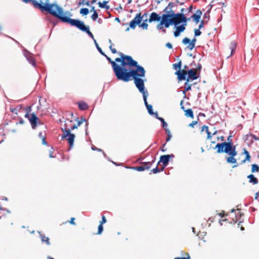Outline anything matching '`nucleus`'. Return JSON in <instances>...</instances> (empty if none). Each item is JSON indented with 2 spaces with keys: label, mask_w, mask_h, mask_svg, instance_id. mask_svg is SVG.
Masks as SVG:
<instances>
[{
  "label": "nucleus",
  "mask_w": 259,
  "mask_h": 259,
  "mask_svg": "<svg viewBox=\"0 0 259 259\" xmlns=\"http://www.w3.org/2000/svg\"><path fill=\"white\" fill-rule=\"evenodd\" d=\"M23 3L31 4L34 8L40 10L42 12H47L53 16L59 19L61 22L64 18L69 17L71 15L68 12H65L57 4H50L49 0H21Z\"/></svg>",
  "instance_id": "f257e3e1"
},
{
  "label": "nucleus",
  "mask_w": 259,
  "mask_h": 259,
  "mask_svg": "<svg viewBox=\"0 0 259 259\" xmlns=\"http://www.w3.org/2000/svg\"><path fill=\"white\" fill-rule=\"evenodd\" d=\"M129 67H135L136 69H128L124 71L123 73V76L120 78L118 80H122L124 82H128L131 80L132 77L134 80L135 84L136 87L138 89L139 92L143 94V93L148 92L145 90V86L144 80L140 78L143 77L145 76V70L144 68L138 64L135 66H129Z\"/></svg>",
  "instance_id": "f03ea898"
},
{
  "label": "nucleus",
  "mask_w": 259,
  "mask_h": 259,
  "mask_svg": "<svg viewBox=\"0 0 259 259\" xmlns=\"http://www.w3.org/2000/svg\"><path fill=\"white\" fill-rule=\"evenodd\" d=\"M118 54L120 58H116L115 61H112L105 54L104 55L111 63L113 71L118 80L123 76V73L127 68V66H135L137 64V61L133 60L131 56L125 55L121 52Z\"/></svg>",
  "instance_id": "7ed1b4c3"
},
{
  "label": "nucleus",
  "mask_w": 259,
  "mask_h": 259,
  "mask_svg": "<svg viewBox=\"0 0 259 259\" xmlns=\"http://www.w3.org/2000/svg\"><path fill=\"white\" fill-rule=\"evenodd\" d=\"M232 136H229L227 140L228 142H223L222 143H218L215 148L217 149V152L218 153H226L229 154V156L226 158L227 162L228 163H236L237 160L235 158V156L237 155V151H236V147L234 146L232 142Z\"/></svg>",
  "instance_id": "20e7f679"
},
{
  "label": "nucleus",
  "mask_w": 259,
  "mask_h": 259,
  "mask_svg": "<svg viewBox=\"0 0 259 259\" xmlns=\"http://www.w3.org/2000/svg\"><path fill=\"white\" fill-rule=\"evenodd\" d=\"M62 22L69 24L71 26H74L80 30L85 32L90 36L94 38V35L90 31L89 27L84 25L83 22L78 20L72 19L69 17L64 18Z\"/></svg>",
  "instance_id": "39448f33"
},
{
  "label": "nucleus",
  "mask_w": 259,
  "mask_h": 259,
  "mask_svg": "<svg viewBox=\"0 0 259 259\" xmlns=\"http://www.w3.org/2000/svg\"><path fill=\"white\" fill-rule=\"evenodd\" d=\"M166 15L169 16L168 20L170 25L171 24L177 25L181 23H186L187 21V17L183 13L175 14L174 11H169L168 14Z\"/></svg>",
  "instance_id": "423d86ee"
},
{
  "label": "nucleus",
  "mask_w": 259,
  "mask_h": 259,
  "mask_svg": "<svg viewBox=\"0 0 259 259\" xmlns=\"http://www.w3.org/2000/svg\"><path fill=\"white\" fill-rule=\"evenodd\" d=\"M73 121L71 120L67 119L65 121L64 127L62 128V130L64 133L62 135V139L66 138L67 135L70 134L71 130L77 128V125L76 124H72Z\"/></svg>",
  "instance_id": "0eeeda50"
},
{
  "label": "nucleus",
  "mask_w": 259,
  "mask_h": 259,
  "mask_svg": "<svg viewBox=\"0 0 259 259\" xmlns=\"http://www.w3.org/2000/svg\"><path fill=\"white\" fill-rule=\"evenodd\" d=\"M147 15L148 14L147 13H145L142 16L141 15V13L136 14L134 19L130 22V27H127L126 29V31H128L130 30V28L134 29L137 24H139L141 22L143 18L145 17L147 18Z\"/></svg>",
  "instance_id": "6e6552de"
},
{
  "label": "nucleus",
  "mask_w": 259,
  "mask_h": 259,
  "mask_svg": "<svg viewBox=\"0 0 259 259\" xmlns=\"http://www.w3.org/2000/svg\"><path fill=\"white\" fill-rule=\"evenodd\" d=\"M31 110V107H29L27 109L26 113L25 115V117L28 118L29 120L32 128L35 129L37 125V123L39 121V119L37 117L34 113L29 114V112Z\"/></svg>",
  "instance_id": "1a4fd4ad"
},
{
  "label": "nucleus",
  "mask_w": 259,
  "mask_h": 259,
  "mask_svg": "<svg viewBox=\"0 0 259 259\" xmlns=\"http://www.w3.org/2000/svg\"><path fill=\"white\" fill-rule=\"evenodd\" d=\"M154 162V160L149 162H141L142 165L139 166L133 167L132 168L137 170V171H144L145 170H148L151 167L153 163Z\"/></svg>",
  "instance_id": "9d476101"
},
{
  "label": "nucleus",
  "mask_w": 259,
  "mask_h": 259,
  "mask_svg": "<svg viewBox=\"0 0 259 259\" xmlns=\"http://www.w3.org/2000/svg\"><path fill=\"white\" fill-rule=\"evenodd\" d=\"M168 17H169V15H166V14H163L161 16V20L160 23L157 26V28L161 29L163 28V25L166 28L169 27L170 25L168 20Z\"/></svg>",
  "instance_id": "9b49d317"
},
{
  "label": "nucleus",
  "mask_w": 259,
  "mask_h": 259,
  "mask_svg": "<svg viewBox=\"0 0 259 259\" xmlns=\"http://www.w3.org/2000/svg\"><path fill=\"white\" fill-rule=\"evenodd\" d=\"M174 157V155L173 154L162 155L160 157V159L157 165H159L160 163H162L161 167H163V168L164 169V168L168 165L170 158Z\"/></svg>",
  "instance_id": "f8f14e48"
},
{
  "label": "nucleus",
  "mask_w": 259,
  "mask_h": 259,
  "mask_svg": "<svg viewBox=\"0 0 259 259\" xmlns=\"http://www.w3.org/2000/svg\"><path fill=\"white\" fill-rule=\"evenodd\" d=\"M197 69L193 68L187 71L188 77L187 78V82H189L190 80H195L198 78L199 75H197Z\"/></svg>",
  "instance_id": "ddd939ff"
},
{
  "label": "nucleus",
  "mask_w": 259,
  "mask_h": 259,
  "mask_svg": "<svg viewBox=\"0 0 259 259\" xmlns=\"http://www.w3.org/2000/svg\"><path fill=\"white\" fill-rule=\"evenodd\" d=\"M196 41V39L195 38H193L191 40H190L189 38L185 37L182 40V42L184 45L189 44L187 48L190 50H192L195 48Z\"/></svg>",
  "instance_id": "4468645a"
},
{
  "label": "nucleus",
  "mask_w": 259,
  "mask_h": 259,
  "mask_svg": "<svg viewBox=\"0 0 259 259\" xmlns=\"http://www.w3.org/2000/svg\"><path fill=\"white\" fill-rule=\"evenodd\" d=\"M187 71L185 70L184 69L181 70H177L175 72V74L177 75L179 80L181 81L182 80H186V75H187Z\"/></svg>",
  "instance_id": "2eb2a0df"
},
{
  "label": "nucleus",
  "mask_w": 259,
  "mask_h": 259,
  "mask_svg": "<svg viewBox=\"0 0 259 259\" xmlns=\"http://www.w3.org/2000/svg\"><path fill=\"white\" fill-rule=\"evenodd\" d=\"M202 15V12L200 10H197L195 14L192 15L190 18H187V21L192 19L193 21L198 23Z\"/></svg>",
  "instance_id": "dca6fc26"
},
{
  "label": "nucleus",
  "mask_w": 259,
  "mask_h": 259,
  "mask_svg": "<svg viewBox=\"0 0 259 259\" xmlns=\"http://www.w3.org/2000/svg\"><path fill=\"white\" fill-rule=\"evenodd\" d=\"M161 19V17H160L158 14H157L155 12H152L150 16V18L148 20V22L149 23H151L153 21H159Z\"/></svg>",
  "instance_id": "f3484780"
},
{
  "label": "nucleus",
  "mask_w": 259,
  "mask_h": 259,
  "mask_svg": "<svg viewBox=\"0 0 259 259\" xmlns=\"http://www.w3.org/2000/svg\"><path fill=\"white\" fill-rule=\"evenodd\" d=\"M24 55L25 57L26 58L27 60L28 61V62L32 64L33 66H35L36 65V62L35 60L33 58L32 54L31 53L26 52L24 53Z\"/></svg>",
  "instance_id": "a211bd4d"
},
{
  "label": "nucleus",
  "mask_w": 259,
  "mask_h": 259,
  "mask_svg": "<svg viewBox=\"0 0 259 259\" xmlns=\"http://www.w3.org/2000/svg\"><path fill=\"white\" fill-rule=\"evenodd\" d=\"M186 24H187L186 23L184 24H182L176 27V31H174V35L175 37H178V36H179L180 33L185 30V26H186Z\"/></svg>",
  "instance_id": "6ab92c4d"
},
{
  "label": "nucleus",
  "mask_w": 259,
  "mask_h": 259,
  "mask_svg": "<svg viewBox=\"0 0 259 259\" xmlns=\"http://www.w3.org/2000/svg\"><path fill=\"white\" fill-rule=\"evenodd\" d=\"M67 137H68L67 138V140L69 144L70 148H71L72 147V146L73 145L74 138H75V135L74 134H71V133H70V134H68V135H67Z\"/></svg>",
  "instance_id": "aec40b11"
},
{
  "label": "nucleus",
  "mask_w": 259,
  "mask_h": 259,
  "mask_svg": "<svg viewBox=\"0 0 259 259\" xmlns=\"http://www.w3.org/2000/svg\"><path fill=\"white\" fill-rule=\"evenodd\" d=\"M181 108L184 110L185 116L187 117H189L191 118H194L193 112L191 109H188L185 110L184 106H182Z\"/></svg>",
  "instance_id": "412c9836"
},
{
  "label": "nucleus",
  "mask_w": 259,
  "mask_h": 259,
  "mask_svg": "<svg viewBox=\"0 0 259 259\" xmlns=\"http://www.w3.org/2000/svg\"><path fill=\"white\" fill-rule=\"evenodd\" d=\"M78 106V108L81 110H85L88 109L89 106L88 104L83 101L78 102L77 103Z\"/></svg>",
  "instance_id": "4be33fe9"
},
{
  "label": "nucleus",
  "mask_w": 259,
  "mask_h": 259,
  "mask_svg": "<svg viewBox=\"0 0 259 259\" xmlns=\"http://www.w3.org/2000/svg\"><path fill=\"white\" fill-rule=\"evenodd\" d=\"M243 153L245 155V158L241 161V164L244 163L246 161H250L251 159L249 152L245 149H243Z\"/></svg>",
  "instance_id": "5701e85b"
},
{
  "label": "nucleus",
  "mask_w": 259,
  "mask_h": 259,
  "mask_svg": "<svg viewBox=\"0 0 259 259\" xmlns=\"http://www.w3.org/2000/svg\"><path fill=\"white\" fill-rule=\"evenodd\" d=\"M40 238L42 242H45L48 245H50L49 238L44 234H40Z\"/></svg>",
  "instance_id": "b1692460"
},
{
  "label": "nucleus",
  "mask_w": 259,
  "mask_h": 259,
  "mask_svg": "<svg viewBox=\"0 0 259 259\" xmlns=\"http://www.w3.org/2000/svg\"><path fill=\"white\" fill-rule=\"evenodd\" d=\"M206 133H207V139H208L210 141H211L212 137L217 134V131H215L214 132H213L212 134H211V132H210L209 131V130H208L207 132H206ZM211 143L212 144H214L215 143V141H211Z\"/></svg>",
  "instance_id": "393cba45"
},
{
  "label": "nucleus",
  "mask_w": 259,
  "mask_h": 259,
  "mask_svg": "<svg viewBox=\"0 0 259 259\" xmlns=\"http://www.w3.org/2000/svg\"><path fill=\"white\" fill-rule=\"evenodd\" d=\"M248 179L249 180V182L254 184H257L258 183L257 179L254 177L253 175H250L247 176Z\"/></svg>",
  "instance_id": "a878e982"
},
{
  "label": "nucleus",
  "mask_w": 259,
  "mask_h": 259,
  "mask_svg": "<svg viewBox=\"0 0 259 259\" xmlns=\"http://www.w3.org/2000/svg\"><path fill=\"white\" fill-rule=\"evenodd\" d=\"M163 170H164L163 167L160 166V167H158V165H157L155 168H153L151 170V172H150V174H151L152 172L153 174H156L157 172L162 171Z\"/></svg>",
  "instance_id": "bb28decb"
},
{
  "label": "nucleus",
  "mask_w": 259,
  "mask_h": 259,
  "mask_svg": "<svg viewBox=\"0 0 259 259\" xmlns=\"http://www.w3.org/2000/svg\"><path fill=\"white\" fill-rule=\"evenodd\" d=\"M148 21V20L146 19L144 20V22L142 23H140L139 24H138L140 27L142 28L143 29L147 30L148 29V25L147 23V22Z\"/></svg>",
  "instance_id": "cd10ccee"
},
{
  "label": "nucleus",
  "mask_w": 259,
  "mask_h": 259,
  "mask_svg": "<svg viewBox=\"0 0 259 259\" xmlns=\"http://www.w3.org/2000/svg\"><path fill=\"white\" fill-rule=\"evenodd\" d=\"M230 49L231 50V53L230 56L233 55L234 53L235 52L236 49V44L235 42H232L230 44Z\"/></svg>",
  "instance_id": "c85d7f7f"
},
{
  "label": "nucleus",
  "mask_w": 259,
  "mask_h": 259,
  "mask_svg": "<svg viewBox=\"0 0 259 259\" xmlns=\"http://www.w3.org/2000/svg\"><path fill=\"white\" fill-rule=\"evenodd\" d=\"M108 3V1H103V3H101L100 2L98 3V4L99 5V7L101 8H106L107 9H109V7L108 6H106V4Z\"/></svg>",
  "instance_id": "c756f323"
},
{
  "label": "nucleus",
  "mask_w": 259,
  "mask_h": 259,
  "mask_svg": "<svg viewBox=\"0 0 259 259\" xmlns=\"http://www.w3.org/2000/svg\"><path fill=\"white\" fill-rule=\"evenodd\" d=\"M191 90V85L189 83V82H187V80L186 79V82L184 84V93L189 91Z\"/></svg>",
  "instance_id": "7c9ffc66"
},
{
  "label": "nucleus",
  "mask_w": 259,
  "mask_h": 259,
  "mask_svg": "<svg viewBox=\"0 0 259 259\" xmlns=\"http://www.w3.org/2000/svg\"><path fill=\"white\" fill-rule=\"evenodd\" d=\"M156 118L157 119H158L160 121H161V122H162V127L165 128V129L166 127L167 126V124L165 122V121H164V119L163 118H162V117H158V114H157V113H156Z\"/></svg>",
  "instance_id": "2f4dec72"
},
{
  "label": "nucleus",
  "mask_w": 259,
  "mask_h": 259,
  "mask_svg": "<svg viewBox=\"0 0 259 259\" xmlns=\"http://www.w3.org/2000/svg\"><path fill=\"white\" fill-rule=\"evenodd\" d=\"M174 6L173 3L170 2L168 4V6L164 9V11H166L168 13V11H172L171 9Z\"/></svg>",
  "instance_id": "473e14b6"
},
{
  "label": "nucleus",
  "mask_w": 259,
  "mask_h": 259,
  "mask_svg": "<svg viewBox=\"0 0 259 259\" xmlns=\"http://www.w3.org/2000/svg\"><path fill=\"white\" fill-rule=\"evenodd\" d=\"M182 62L180 61L178 63L174 64L172 65L173 68L175 69H178V70H181Z\"/></svg>",
  "instance_id": "72a5a7b5"
},
{
  "label": "nucleus",
  "mask_w": 259,
  "mask_h": 259,
  "mask_svg": "<svg viewBox=\"0 0 259 259\" xmlns=\"http://www.w3.org/2000/svg\"><path fill=\"white\" fill-rule=\"evenodd\" d=\"M39 137L41 139L42 143L44 145H47V143L46 141V137L43 135L42 132H40L38 134Z\"/></svg>",
  "instance_id": "f704fd0d"
},
{
  "label": "nucleus",
  "mask_w": 259,
  "mask_h": 259,
  "mask_svg": "<svg viewBox=\"0 0 259 259\" xmlns=\"http://www.w3.org/2000/svg\"><path fill=\"white\" fill-rule=\"evenodd\" d=\"M255 171H259V166L255 164L251 165V172H255Z\"/></svg>",
  "instance_id": "c9c22d12"
},
{
  "label": "nucleus",
  "mask_w": 259,
  "mask_h": 259,
  "mask_svg": "<svg viewBox=\"0 0 259 259\" xmlns=\"http://www.w3.org/2000/svg\"><path fill=\"white\" fill-rule=\"evenodd\" d=\"M89 11L88 8H82L80 10V14L82 15H87L89 14Z\"/></svg>",
  "instance_id": "e433bc0d"
},
{
  "label": "nucleus",
  "mask_w": 259,
  "mask_h": 259,
  "mask_svg": "<svg viewBox=\"0 0 259 259\" xmlns=\"http://www.w3.org/2000/svg\"><path fill=\"white\" fill-rule=\"evenodd\" d=\"M165 131H166V133L167 134V138L166 139V142H167L170 140V139L171 138V135L170 131L168 129L165 128Z\"/></svg>",
  "instance_id": "4c0bfd02"
},
{
  "label": "nucleus",
  "mask_w": 259,
  "mask_h": 259,
  "mask_svg": "<svg viewBox=\"0 0 259 259\" xmlns=\"http://www.w3.org/2000/svg\"><path fill=\"white\" fill-rule=\"evenodd\" d=\"M142 95L143 96V99H144V103H145L146 106L147 107V105H150L149 104H148L147 101V96H148V92L145 93H143Z\"/></svg>",
  "instance_id": "58836bf2"
},
{
  "label": "nucleus",
  "mask_w": 259,
  "mask_h": 259,
  "mask_svg": "<svg viewBox=\"0 0 259 259\" xmlns=\"http://www.w3.org/2000/svg\"><path fill=\"white\" fill-rule=\"evenodd\" d=\"M147 110H148V111L149 112V113L150 114V115H153L154 114V113L153 112V109H152V106L150 105H147V107H146Z\"/></svg>",
  "instance_id": "ea45409f"
},
{
  "label": "nucleus",
  "mask_w": 259,
  "mask_h": 259,
  "mask_svg": "<svg viewBox=\"0 0 259 259\" xmlns=\"http://www.w3.org/2000/svg\"><path fill=\"white\" fill-rule=\"evenodd\" d=\"M76 120H77V124L76 125L77 127L80 126L83 122H87L86 120L84 119L83 117L81 118V119L80 120H78V118L77 117Z\"/></svg>",
  "instance_id": "a19ab883"
},
{
  "label": "nucleus",
  "mask_w": 259,
  "mask_h": 259,
  "mask_svg": "<svg viewBox=\"0 0 259 259\" xmlns=\"http://www.w3.org/2000/svg\"><path fill=\"white\" fill-rule=\"evenodd\" d=\"M103 230V225L100 224V225L98 226V230L97 234H99V235L101 234L102 233Z\"/></svg>",
  "instance_id": "79ce46f5"
},
{
  "label": "nucleus",
  "mask_w": 259,
  "mask_h": 259,
  "mask_svg": "<svg viewBox=\"0 0 259 259\" xmlns=\"http://www.w3.org/2000/svg\"><path fill=\"white\" fill-rule=\"evenodd\" d=\"M98 13H97L96 11H94V13L93 14V15L91 16L92 19L93 20H96L97 19V18H98Z\"/></svg>",
  "instance_id": "37998d69"
},
{
  "label": "nucleus",
  "mask_w": 259,
  "mask_h": 259,
  "mask_svg": "<svg viewBox=\"0 0 259 259\" xmlns=\"http://www.w3.org/2000/svg\"><path fill=\"white\" fill-rule=\"evenodd\" d=\"M109 42H110L111 44H112V43H111V40H110V39H109ZM112 44H111V45H110V46H109V48H110V50H111V52H112L113 54H115V53H117V51H116V50L115 49H114V48H112Z\"/></svg>",
  "instance_id": "c03bdc74"
},
{
  "label": "nucleus",
  "mask_w": 259,
  "mask_h": 259,
  "mask_svg": "<svg viewBox=\"0 0 259 259\" xmlns=\"http://www.w3.org/2000/svg\"><path fill=\"white\" fill-rule=\"evenodd\" d=\"M95 42L96 44V46L98 50V51H99V52L103 55H105V54L103 52L102 50L99 47V46H98V44L96 42V40H95Z\"/></svg>",
  "instance_id": "a18cd8bd"
},
{
  "label": "nucleus",
  "mask_w": 259,
  "mask_h": 259,
  "mask_svg": "<svg viewBox=\"0 0 259 259\" xmlns=\"http://www.w3.org/2000/svg\"><path fill=\"white\" fill-rule=\"evenodd\" d=\"M194 32L195 36H199L201 34V32L200 31V29H195Z\"/></svg>",
  "instance_id": "49530a36"
},
{
  "label": "nucleus",
  "mask_w": 259,
  "mask_h": 259,
  "mask_svg": "<svg viewBox=\"0 0 259 259\" xmlns=\"http://www.w3.org/2000/svg\"><path fill=\"white\" fill-rule=\"evenodd\" d=\"M208 130V127L206 125H203L201 128V132H202L203 131L207 132Z\"/></svg>",
  "instance_id": "de8ad7c7"
},
{
  "label": "nucleus",
  "mask_w": 259,
  "mask_h": 259,
  "mask_svg": "<svg viewBox=\"0 0 259 259\" xmlns=\"http://www.w3.org/2000/svg\"><path fill=\"white\" fill-rule=\"evenodd\" d=\"M106 219L105 217L103 215L102 217V221L100 222V224L103 225L106 222Z\"/></svg>",
  "instance_id": "09e8293b"
},
{
  "label": "nucleus",
  "mask_w": 259,
  "mask_h": 259,
  "mask_svg": "<svg viewBox=\"0 0 259 259\" xmlns=\"http://www.w3.org/2000/svg\"><path fill=\"white\" fill-rule=\"evenodd\" d=\"M197 121H193L191 123L189 124V126L192 127H193L194 125L197 124Z\"/></svg>",
  "instance_id": "8fccbe9b"
},
{
  "label": "nucleus",
  "mask_w": 259,
  "mask_h": 259,
  "mask_svg": "<svg viewBox=\"0 0 259 259\" xmlns=\"http://www.w3.org/2000/svg\"><path fill=\"white\" fill-rule=\"evenodd\" d=\"M75 218H71L70 219V221L69 222L70 224L73 225H75V223L74 222Z\"/></svg>",
  "instance_id": "3c124183"
},
{
  "label": "nucleus",
  "mask_w": 259,
  "mask_h": 259,
  "mask_svg": "<svg viewBox=\"0 0 259 259\" xmlns=\"http://www.w3.org/2000/svg\"><path fill=\"white\" fill-rule=\"evenodd\" d=\"M166 47H167L169 49H172V45L170 43H169V42H167L166 44Z\"/></svg>",
  "instance_id": "603ef678"
},
{
  "label": "nucleus",
  "mask_w": 259,
  "mask_h": 259,
  "mask_svg": "<svg viewBox=\"0 0 259 259\" xmlns=\"http://www.w3.org/2000/svg\"><path fill=\"white\" fill-rule=\"evenodd\" d=\"M203 27V21H202L198 26V29H200Z\"/></svg>",
  "instance_id": "864d4df0"
},
{
  "label": "nucleus",
  "mask_w": 259,
  "mask_h": 259,
  "mask_svg": "<svg viewBox=\"0 0 259 259\" xmlns=\"http://www.w3.org/2000/svg\"><path fill=\"white\" fill-rule=\"evenodd\" d=\"M258 197H259V192H257L255 194L254 199H257Z\"/></svg>",
  "instance_id": "5fc2aeb1"
},
{
  "label": "nucleus",
  "mask_w": 259,
  "mask_h": 259,
  "mask_svg": "<svg viewBox=\"0 0 259 259\" xmlns=\"http://www.w3.org/2000/svg\"><path fill=\"white\" fill-rule=\"evenodd\" d=\"M217 139H218V140L221 139V140L222 141H224V140H225V138H224V136H221L220 137H218V138H217Z\"/></svg>",
  "instance_id": "6e6d98bb"
},
{
  "label": "nucleus",
  "mask_w": 259,
  "mask_h": 259,
  "mask_svg": "<svg viewBox=\"0 0 259 259\" xmlns=\"http://www.w3.org/2000/svg\"><path fill=\"white\" fill-rule=\"evenodd\" d=\"M17 109H11V111L14 113H15L16 114H17Z\"/></svg>",
  "instance_id": "4d7b16f0"
},
{
  "label": "nucleus",
  "mask_w": 259,
  "mask_h": 259,
  "mask_svg": "<svg viewBox=\"0 0 259 259\" xmlns=\"http://www.w3.org/2000/svg\"><path fill=\"white\" fill-rule=\"evenodd\" d=\"M49 157H50V158H53V157H55V156L53 155V152H52V151H50V152Z\"/></svg>",
  "instance_id": "13d9d810"
},
{
  "label": "nucleus",
  "mask_w": 259,
  "mask_h": 259,
  "mask_svg": "<svg viewBox=\"0 0 259 259\" xmlns=\"http://www.w3.org/2000/svg\"><path fill=\"white\" fill-rule=\"evenodd\" d=\"M84 0L80 1L79 3H78V4H79V5H83L84 4Z\"/></svg>",
  "instance_id": "bf43d9fd"
},
{
  "label": "nucleus",
  "mask_w": 259,
  "mask_h": 259,
  "mask_svg": "<svg viewBox=\"0 0 259 259\" xmlns=\"http://www.w3.org/2000/svg\"><path fill=\"white\" fill-rule=\"evenodd\" d=\"M188 258H189V256H188V257L187 258H185V257H176L174 259H188Z\"/></svg>",
  "instance_id": "052dcab7"
},
{
  "label": "nucleus",
  "mask_w": 259,
  "mask_h": 259,
  "mask_svg": "<svg viewBox=\"0 0 259 259\" xmlns=\"http://www.w3.org/2000/svg\"><path fill=\"white\" fill-rule=\"evenodd\" d=\"M201 65H199L196 69H197V71H198V70H200L201 69Z\"/></svg>",
  "instance_id": "680f3d73"
},
{
  "label": "nucleus",
  "mask_w": 259,
  "mask_h": 259,
  "mask_svg": "<svg viewBox=\"0 0 259 259\" xmlns=\"http://www.w3.org/2000/svg\"><path fill=\"white\" fill-rule=\"evenodd\" d=\"M165 143L163 145V147L161 148V150L163 152L165 151V150L163 149V147L165 146Z\"/></svg>",
  "instance_id": "e2e57ef3"
},
{
  "label": "nucleus",
  "mask_w": 259,
  "mask_h": 259,
  "mask_svg": "<svg viewBox=\"0 0 259 259\" xmlns=\"http://www.w3.org/2000/svg\"><path fill=\"white\" fill-rule=\"evenodd\" d=\"M85 5L88 6H90V2L89 1L88 2H86L85 3Z\"/></svg>",
  "instance_id": "0e129e2a"
},
{
  "label": "nucleus",
  "mask_w": 259,
  "mask_h": 259,
  "mask_svg": "<svg viewBox=\"0 0 259 259\" xmlns=\"http://www.w3.org/2000/svg\"><path fill=\"white\" fill-rule=\"evenodd\" d=\"M94 11H96V10H95V8H94V7H93L92 8L91 10V12H92V11H93V12H94Z\"/></svg>",
  "instance_id": "69168bd1"
},
{
  "label": "nucleus",
  "mask_w": 259,
  "mask_h": 259,
  "mask_svg": "<svg viewBox=\"0 0 259 259\" xmlns=\"http://www.w3.org/2000/svg\"><path fill=\"white\" fill-rule=\"evenodd\" d=\"M19 123H20V124H23V123H24V121H23L22 119H21V120L19 121Z\"/></svg>",
  "instance_id": "338daca9"
},
{
  "label": "nucleus",
  "mask_w": 259,
  "mask_h": 259,
  "mask_svg": "<svg viewBox=\"0 0 259 259\" xmlns=\"http://www.w3.org/2000/svg\"><path fill=\"white\" fill-rule=\"evenodd\" d=\"M96 0H92L91 2V3L94 4V3H96Z\"/></svg>",
  "instance_id": "774afa93"
}]
</instances>
